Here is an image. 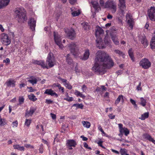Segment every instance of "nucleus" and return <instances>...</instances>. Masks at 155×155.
<instances>
[{"label": "nucleus", "instance_id": "54", "mask_svg": "<svg viewBox=\"0 0 155 155\" xmlns=\"http://www.w3.org/2000/svg\"><path fill=\"white\" fill-rule=\"evenodd\" d=\"M39 152L41 153H43V147L42 145H41L39 149Z\"/></svg>", "mask_w": 155, "mask_h": 155}, {"label": "nucleus", "instance_id": "18", "mask_svg": "<svg viewBox=\"0 0 155 155\" xmlns=\"http://www.w3.org/2000/svg\"><path fill=\"white\" fill-rule=\"evenodd\" d=\"M104 32L103 29L101 27H98L97 28L96 31L95 36L97 39L100 38V36L104 33Z\"/></svg>", "mask_w": 155, "mask_h": 155}, {"label": "nucleus", "instance_id": "28", "mask_svg": "<svg viewBox=\"0 0 155 155\" xmlns=\"http://www.w3.org/2000/svg\"><path fill=\"white\" fill-rule=\"evenodd\" d=\"M120 100H121L123 102L124 101V96L122 95H119L117 99L116 100L115 102V104L117 105L119 103Z\"/></svg>", "mask_w": 155, "mask_h": 155}, {"label": "nucleus", "instance_id": "50", "mask_svg": "<svg viewBox=\"0 0 155 155\" xmlns=\"http://www.w3.org/2000/svg\"><path fill=\"white\" fill-rule=\"evenodd\" d=\"M10 60L8 58H6V59L4 60L3 61V63H5L6 65H8L10 63Z\"/></svg>", "mask_w": 155, "mask_h": 155}, {"label": "nucleus", "instance_id": "16", "mask_svg": "<svg viewBox=\"0 0 155 155\" xmlns=\"http://www.w3.org/2000/svg\"><path fill=\"white\" fill-rule=\"evenodd\" d=\"M125 0H119V4L118 5L122 13H123L126 8Z\"/></svg>", "mask_w": 155, "mask_h": 155}, {"label": "nucleus", "instance_id": "12", "mask_svg": "<svg viewBox=\"0 0 155 155\" xmlns=\"http://www.w3.org/2000/svg\"><path fill=\"white\" fill-rule=\"evenodd\" d=\"M32 62L34 64H37L41 66L43 68H48V67L45 64V62L43 60L38 61L35 60H32Z\"/></svg>", "mask_w": 155, "mask_h": 155}, {"label": "nucleus", "instance_id": "17", "mask_svg": "<svg viewBox=\"0 0 155 155\" xmlns=\"http://www.w3.org/2000/svg\"><path fill=\"white\" fill-rule=\"evenodd\" d=\"M44 94L48 95H50L51 96H55L56 97L58 96V95L51 89H47L44 92Z\"/></svg>", "mask_w": 155, "mask_h": 155}, {"label": "nucleus", "instance_id": "25", "mask_svg": "<svg viewBox=\"0 0 155 155\" xmlns=\"http://www.w3.org/2000/svg\"><path fill=\"white\" fill-rule=\"evenodd\" d=\"M6 84L8 87H14L15 86V81L13 80H9L7 81Z\"/></svg>", "mask_w": 155, "mask_h": 155}, {"label": "nucleus", "instance_id": "48", "mask_svg": "<svg viewBox=\"0 0 155 155\" xmlns=\"http://www.w3.org/2000/svg\"><path fill=\"white\" fill-rule=\"evenodd\" d=\"M105 0H99V3L101 6H104Z\"/></svg>", "mask_w": 155, "mask_h": 155}, {"label": "nucleus", "instance_id": "61", "mask_svg": "<svg viewBox=\"0 0 155 155\" xmlns=\"http://www.w3.org/2000/svg\"><path fill=\"white\" fill-rule=\"evenodd\" d=\"M102 143V141H99L98 143V144L99 146L101 147L102 148H105V147L103 146Z\"/></svg>", "mask_w": 155, "mask_h": 155}, {"label": "nucleus", "instance_id": "10", "mask_svg": "<svg viewBox=\"0 0 155 155\" xmlns=\"http://www.w3.org/2000/svg\"><path fill=\"white\" fill-rule=\"evenodd\" d=\"M67 36L68 38L71 40L74 39L76 37V33L75 31L72 29L68 30V31H66Z\"/></svg>", "mask_w": 155, "mask_h": 155}, {"label": "nucleus", "instance_id": "7", "mask_svg": "<svg viewBox=\"0 0 155 155\" xmlns=\"http://www.w3.org/2000/svg\"><path fill=\"white\" fill-rule=\"evenodd\" d=\"M147 15L150 20L155 21V7H151L148 10Z\"/></svg>", "mask_w": 155, "mask_h": 155}, {"label": "nucleus", "instance_id": "14", "mask_svg": "<svg viewBox=\"0 0 155 155\" xmlns=\"http://www.w3.org/2000/svg\"><path fill=\"white\" fill-rule=\"evenodd\" d=\"M99 40L97 38L96 40L97 46L100 49H103L105 47L104 44L102 42L101 39L99 38Z\"/></svg>", "mask_w": 155, "mask_h": 155}, {"label": "nucleus", "instance_id": "60", "mask_svg": "<svg viewBox=\"0 0 155 155\" xmlns=\"http://www.w3.org/2000/svg\"><path fill=\"white\" fill-rule=\"evenodd\" d=\"M27 88L29 89V92H33L35 91V90H34L31 87H28Z\"/></svg>", "mask_w": 155, "mask_h": 155}, {"label": "nucleus", "instance_id": "39", "mask_svg": "<svg viewBox=\"0 0 155 155\" xmlns=\"http://www.w3.org/2000/svg\"><path fill=\"white\" fill-rule=\"evenodd\" d=\"M28 98L31 100L35 101L37 100V99L36 98L34 94H31L28 96Z\"/></svg>", "mask_w": 155, "mask_h": 155}, {"label": "nucleus", "instance_id": "21", "mask_svg": "<svg viewBox=\"0 0 155 155\" xmlns=\"http://www.w3.org/2000/svg\"><path fill=\"white\" fill-rule=\"evenodd\" d=\"M67 146L68 147H75L77 145L76 141L73 140H68L67 141Z\"/></svg>", "mask_w": 155, "mask_h": 155}, {"label": "nucleus", "instance_id": "9", "mask_svg": "<svg viewBox=\"0 0 155 155\" xmlns=\"http://www.w3.org/2000/svg\"><path fill=\"white\" fill-rule=\"evenodd\" d=\"M1 41L2 44L5 45H8L11 43L10 39L8 38V35L7 34H4L2 35Z\"/></svg>", "mask_w": 155, "mask_h": 155}, {"label": "nucleus", "instance_id": "32", "mask_svg": "<svg viewBox=\"0 0 155 155\" xmlns=\"http://www.w3.org/2000/svg\"><path fill=\"white\" fill-rule=\"evenodd\" d=\"M122 130L120 132V133H122V135L123 133H124L125 135L126 136H127L129 134V131L127 128L124 127V128H122Z\"/></svg>", "mask_w": 155, "mask_h": 155}, {"label": "nucleus", "instance_id": "33", "mask_svg": "<svg viewBox=\"0 0 155 155\" xmlns=\"http://www.w3.org/2000/svg\"><path fill=\"white\" fill-rule=\"evenodd\" d=\"M81 25L85 30H88L89 28V26L87 22H83L81 24Z\"/></svg>", "mask_w": 155, "mask_h": 155}, {"label": "nucleus", "instance_id": "19", "mask_svg": "<svg viewBox=\"0 0 155 155\" xmlns=\"http://www.w3.org/2000/svg\"><path fill=\"white\" fill-rule=\"evenodd\" d=\"M110 37L112 40L115 45H119V41L118 40L117 36L116 35L111 34Z\"/></svg>", "mask_w": 155, "mask_h": 155}, {"label": "nucleus", "instance_id": "47", "mask_svg": "<svg viewBox=\"0 0 155 155\" xmlns=\"http://www.w3.org/2000/svg\"><path fill=\"white\" fill-rule=\"evenodd\" d=\"M31 123V120L26 119L25 122V125L27 126H29Z\"/></svg>", "mask_w": 155, "mask_h": 155}, {"label": "nucleus", "instance_id": "29", "mask_svg": "<svg viewBox=\"0 0 155 155\" xmlns=\"http://www.w3.org/2000/svg\"><path fill=\"white\" fill-rule=\"evenodd\" d=\"M114 52L117 54L119 56H121L123 58H124L125 56V54L123 52L118 49H115L114 50Z\"/></svg>", "mask_w": 155, "mask_h": 155}, {"label": "nucleus", "instance_id": "2", "mask_svg": "<svg viewBox=\"0 0 155 155\" xmlns=\"http://www.w3.org/2000/svg\"><path fill=\"white\" fill-rule=\"evenodd\" d=\"M15 17L18 22H24L27 19L24 9L21 7L17 8L14 10Z\"/></svg>", "mask_w": 155, "mask_h": 155}, {"label": "nucleus", "instance_id": "30", "mask_svg": "<svg viewBox=\"0 0 155 155\" xmlns=\"http://www.w3.org/2000/svg\"><path fill=\"white\" fill-rule=\"evenodd\" d=\"M128 53L129 55L130 56L132 61H134V58L133 55V51L131 48L129 50Z\"/></svg>", "mask_w": 155, "mask_h": 155}, {"label": "nucleus", "instance_id": "51", "mask_svg": "<svg viewBox=\"0 0 155 155\" xmlns=\"http://www.w3.org/2000/svg\"><path fill=\"white\" fill-rule=\"evenodd\" d=\"M64 100H66L68 101H71L73 100V98L72 97H68L67 98H64Z\"/></svg>", "mask_w": 155, "mask_h": 155}, {"label": "nucleus", "instance_id": "6", "mask_svg": "<svg viewBox=\"0 0 155 155\" xmlns=\"http://www.w3.org/2000/svg\"><path fill=\"white\" fill-rule=\"evenodd\" d=\"M54 37L55 43L60 48L62 49L63 48V46L61 43V37L55 32H54Z\"/></svg>", "mask_w": 155, "mask_h": 155}, {"label": "nucleus", "instance_id": "20", "mask_svg": "<svg viewBox=\"0 0 155 155\" xmlns=\"http://www.w3.org/2000/svg\"><path fill=\"white\" fill-rule=\"evenodd\" d=\"M36 110V109L33 107H31L30 110L28 111H27L25 114V116L27 117H28L29 116H32Z\"/></svg>", "mask_w": 155, "mask_h": 155}, {"label": "nucleus", "instance_id": "13", "mask_svg": "<svg viewBox=\"0 0 155 155\" xmlns=\"http://www.w3.org/2000/svg\"><path fill=\"white\" fill-rule=\"evenodd\" d=\"M36 23V21L33 18H30L29 21L28 22V24L30 26L31 29L33 31H34L35 30Z\"/></svg>", "mask_w": 155, "mask_h": 155}, {"label": "nucleus", "instance_id": "8", "mask_svg": "<svg viewBox=\"0 0 155 155\" xmlns=\"http://www.w3.org/2000/svg\"><path fill=\"white\" fill-rule=\"evenodd\" d=\"M140 65L144 69L148 68L150 67L151 63L149 60L146 58L143 59L140 62Z\"/></svg>", "mask_w": 155, "mask_h": 155}, {"label": "nucleus", "instance_id": "53", "mask_svg": "<svg viewBox=\"0 0 155 155\" xmlns=\"http://www.w3.org/2000/svg\"><path fill=\"white\" fill-rule=\"evenodd\" d=\"M12 124L13 125V127H17L18 125V122L17 121L15 120V121L13 122L12 123Z\"/></svg>", "mask_w": 155, "mask_h": 155}, {"label": "nucleus", "instance_id": "27", "mask_svg": "<svg viewBox=\"0 0 155 155\" xmlns=\"http://www.w3.org/2000/svg\"><path fill=\"white\" fill-rule=\"evenodd\" d=\"M150 45L151 48L152 50L155 49V35L152 37Z\"/></svg>", "mask_w": 155, "mask_h": 155}, {"label": "nucleus", "instance_id": "59", "mask_svg": "<svg viewBox=\"0 0 155 155\" xmlns=\"http://www.w3.org/2000/svg\"><path fill=\"white\" fill-rule=\"evenodd\" d=\"M65 87L69 89H71L72 88V86L71 85H70L69 83L68 84V85H67Z\"/></svg>", "mask_w": 155, "mask_h": 155}, {"label": "nucleus", "instance_id": "43", "mask_svg": "<svg viewBox=\"0 0 155 155\" xmlns=\"http://www.w3.org/2000/svg\"><path fill=\"white\" fill-rule=\"evenodd\" d=\"M28 81L31 83L32 84L34 85L37 83V80L35 78H31V80H28Z\"/></svg>", "mask_w": 155, "mask_h": 155}, {"label": "nucleus", "instance_id": "34", "mask_svg": "<svg viewBox=\"0 0 155 155\" xmlns=\"http://www.w3.org/2000/svg\"><path fill=\"white\" fill-rule=\"evenodd\" d=\"M74 94L77 96H79L83 99L85 97V96L83 94L81 93L76 90L75 91Z\"/></svg>", "mask_w": 155, "mask_h": 155}, {"label": "nucleus", "instance_id": "35", "mask_svg": "<svg viewBox=\"0 0 155 155\" xmlns=\"http://www.w3.org/2000/svg\"><path fill=\"white\" fill-rule=\"evenodd\" d=\"M82 123L83 126L87 128H89L91 126L90 123L88 121H83L82 122Z\"/></svg>", "mask_w": 155, "mask_h": 155}, {"label": "nucleus", "instance_id": "23", "mask_svg": "<svg viewBox=\"0 0 155 155\" xmlns=\"http://www.w3.org/2000/svg\"><path fill=\"white\" fill-rule=\"evenodd\" d=\"M10 0H0V9L7 6L9 4Z\"/></svg>", "mask_w": 155, "mask_h": 155}, {"label": "nucleus", "instance_id": "36", "mask_svg": "<svg viewBox=\"0 0 155 155\" xmlns=\"http://www.w3.org/2000/svg\"><path fill=\"white\" fill-rule=\"evenodd\" d=\"M149 114L148 112H146L142 114L141 117H140L139 118L142 120H144L146 118H147L148 117Z\"/></svg>", "mask_w": 155, "mask_h": 155}, {"label": "nucleus", "instance_id": "24", "mask_svg": "<svg viewBox=\"0 0 155 155\" xmlns=\"http://www.w3.org/2000/svg\"><path fill=\"white\" fill-rule=\"evenodd\" d=\"M89 55L90 52L89 50H87L84 53L83 57H81V58L83 60H86L88 59Z\"/></svg>", "mask_w": 155, "mask_h": 155}, {"label": "nucleus", "instance_id": "44", "mask_svg": "<svg viewBox=\"0 0 155 155\" xmlns=\"http://www.w3.org/2000/svg\"><path fill=\"white\" fill-rule=\"evenodd\" d=\"M18 101L19 104H23L24 101V98L23 96H19L18 98Z\"/></svg>", "mask_w": 155, "mask_h": 155}, {"label": "nucleus", "instance_id": "40", "mask_svg": "<svg viewBox=\"0 0 155 155\" xmlns=\"http://www.w3.org/2000/svg\"><path fill=\"white\" fill-rule=\"evenodd\" d=\"M140 104L143 107H144L146 105V100L143 97L140 98Z\"/></svg>", "mask_w": 155, "mask_h": 155}, {"label": "nucleus", "instance_id": "26", "mask_svg": "<svg viewBox=\"0 0 155 155\" xmlns=\"http://www.w3.org/2000/svg\"><path fill=\"white\" fill-rule=\"evenodd\" d=\"M145 138L149 140L150 141L152 142L154 144H155V140L151 136L148 134H146L144 135Z\"/></svg>", "mask_w": 155, "mask_h": 155}, {"label": "nucleus", "instance_id": "49", "mask_svg": "<svg viewBox=\"0 0 155 155\" xmlns=\"http://www.w3.org/2000/svg\"><path fill=\"white\" fill-rule=\"evenodd\" d=\"M81 89L83 92H86L87 90V87L86 85L84 84L82 86Z\"/></svg>", "mask_w": 155, "mask_h": 155}, {"label": "nucleus", "instance_id": "15", "mask_svg": "<svg viewBox=\"0 0 155 155\" xmlns=\"http://www.w3.org/2000/svg\"><path fill=\"white\" fill-rule=\"evenodd\" d=\"M140 41L144 48H146L148 45V43L145 35L140 37Z\"/></svg>", "mask_w": 155, "mask_h": 155}, {"label": "nucleus", "instance_id": "5", "mask_svg": "<svg viewBox=\"0 0 155 155\" xmlns=\"http://www.w3.org/2000/svg\"><path fill=\"white\" fill-rule=\"evenodd\" d=\"M52 55V53H50L48 55L46 61V65H48L50 68L53 67L55 64V59Z\"/></svg>", "mask_w": 155, "mask_h": 155}, {"label": "nucleus", "instance_id": "42", "mask_svg": "<svg viewBox=\"0 0 155 155\" xmlns=\"http://www.w3.org/2000/svg\"><path fill=\"white\" fill-rule=\"evenodd\" d=\"M120 153L121 155H129L127 153V150L125 149H121L120 151Z\"/></svg>", "mask_w": 155, "mask_h": 155}, {"label": "nucleus", "instance_id": "64", "mask_svg": "<svg viewBox=\"0 0 155 155\" xmlns=\"http://www.w3.org/2000/svg\"><path fill=\"white\" fill-rule=\"evenodd\" d=\"M108 117L110 119H113L115 118V115H112V114H110L108 115Z\"/></svg>", "mask_w": 155, "mask_h": 155}, {"label": "nucleus", "instance_id": "41", "mask_svg": "<svg viewBox=\"0 0 155 155\" xmlns=\"http://www.w3.org/2000/svg\"><path fill=\"white\" fill-rule=\"evenodd\" d=\"M72 107H76L77 109L81 108L82 109L83 108V105L82 104H74Z\"/></svg>", "mask_w": 155, "mask_h": 155}, {"label": "nucleus", "instance_id": "37", "mask_svg": "<svg viewBox=\"0 0 155 155\" xmlns=\"http://www.w3.org/2000/svg\"><path fill=\"white\" fill-rule=\"evenodd\" d=\"M66 60L68 63L70 64H71L73 62L72 59L70 57V54H69L67 55Z\"/></svg>", "mask_w": 155, "mask_h": 155}, {"label": "nucleus", "instance_id": "11", "mask_svg": "<svg viewBox=\"0 0 155 155\" xmlns=\"http://www.w3.org/2000/svg\"><path fill=\"white\" fill-rule=\"evenodd\" d=\"M126 18L129 27L131 29H132L134 22L132 17L129 14H127L126 16Z\"/></svg>", "mask_w": 155, "mask_h": 155}, {"label": "nucleus", "instance_id": "46", "mask_svg": "<svg viewBox=\"0 0 155 155\" xmlns=\"http://www.w3.org/2000/svg\"><path fill=\"white\" fill-rule=\"evenodd\" d=\"M104 42L105 44H108L111 43V41L110 39L108 38L107 37H106L104 39Z\"/></svg>", "mask_w": 155, "mask_h": 155}, {"label": "nucleus", "instance_id": "45", "mask_svg": "<svg viewBox=\"0 0 155 155\" xmlns=\"http://www.w3.org/2000/svg\"><path fill=\"white\" fill-rule=\"evenodd\" d=\"M71 14L73 16H77L80 14V12L79 11H74L72 12Z\"/></svg>", "mask_w": 155, "mask_h": 155}, {"label": "nucleus", "instance_id": "63", "mask_svg": "<svg viewBox=\"0 0 155 155\" xmlns=\"http://www.w3.org/2000/svg\"><path fill=\"white\" fill-rule=\"evenodd\" d=\"M58 78L60 80H61L63 83L66 82V81H67V80L66 79H62V78L60 77H58Z\"/></svg>", "mask_w": 155, "mask_h": 155}, {"label": "nucleus", "instance_id": "55", "mask_svg": "<svg viewBox=\"0 0 155 155\" xmlns=\"http://www.w3.org/2000/svg\"><path fill=\"white\" fill-rule=\"evenodd\" d=\"M25 146L27 148H34V147L32 146L30 144H25Z\"/></svg>", "mask_w": 155, "mask_h": 155}, {"label": "nucleus", "instance_id": "4", "mask_svg": "<svg viewBox=\"0 0 155 155\" xmlns=\"http://www.w3.org/2000/svg\"><path fill=\"white\" fill-rule=\"evenodd\" d=\"M105 8H109L112 10L113 13H115L116 11V4L113 0H108L105 3Z\"/></svg>", "mask_w": 155, "mask_h": 155}, {"label": "nucleus", "instance_id": "22", "mask_svg": "<svg viewBox=\"0 0 155 155\" xmlns=\"http://www.w3.org/2000/svg\"><path fill=\"white\" fill-rule=\"evenodd\" d=\"M91 3L93 7L95 9V11L98 12L99 10H101V8L97 2L95 1H91Z\"/></svg>", "mask_w": 155, "mask_h": 155}, {"label": "nucleus", "instance_id": "31", "mask_svg": "<svg viewBox=\"0 0 155 155\" xmlns=\"http://www.w3.org/2000/svg\"><path fill=\"white\" fill-rule=\"evenodd\" d=\"M7 123L5 119L2 118L0 116V126H3L7 124Z\"/></svg>", "mask_w": 155, "mask_h": 155}, {"label": "nucleus", "instance_id": "3", "mask_svg": "<svg viewBox=\"0 0 155 155\" xmlns=\"http://www.w3.org/2000/svg\"><path fill=\"white\" fill-rule=\"evenodd\" d=\"M68 47L71 52L75 56L78 54L79 48L78 45L74 42L69 44Z\"/></svg>", "mask_w": 155, "mask_h": 155}, {"label": "nucleus", "instance_id": "52", "mask_svg": "<svg viewBox=\"0 0 155 155\" xmlns=\"http://www.w3.org/2000/svg\"><path fill=\"white\" fill-rule=\"evenodd\" d=\"M141 82H140L139 83L138 85L137 86V91H141V90L142 88L141 87Z\"/></svg>", "mask_w": 155, "mask_h": 155}, {"label": "nucleus", "instance_id": "58", "mask_svg": "<svg viewBox=\"0 0 155 155\" xmlns=\"http://www.w3.org/2000/svg\"><path fill=\"white\" fill-rule=\"evenodd\" d=\"M118 125L120 129V132L122 130V128H124V127H123V125L121 124H119Z\"/></svg>", "mask_w": 155, "mask_h": 155}, {"label": "nucleus", "instance_id": "56", "mask_svg": "<svg viewBox=\"0 0 155 155\" xmlns=\"http://www.w3.org/2000/svg\"><path fill=\"white\" fill-rule=\"evenodd\" d=\"M53 101L50 99H46L45 103L48 104H51L53 103Z\"/></svg>", "mask_w": 155, "mask_h": 155}, {"label": "nucleus", "instance_id": "62", "mask_svg": "<svg viewBox=\"0 0 155 155\" xmlns=\"http://www.w3.org/2000/svg\"><path fill=\"white\" fill-rule=\"evenodd\" d=\"M51 117L52 119L53 120L55 119H56V115L53 114L52 113H51L50 114Z\"/></svg>", "mask_w": 155, "mask_h": 155}, {"label": "nucleus", "instance_id": "1", "mask_svg": "<svg viewBox=\"0 0 155 155\" xmlns=\"http://www.w3.org/2000/svg\"><path fill=\"white\" fill-rule=\"evenodd\" d=\"M95 61L92 69L95 72H102L105 69L110 68L114 65V62L109 55L101 51L97 52Z\"/></svg>", "mask_w": 155, "mask_h": 155}, {"label": "nucleus", "instance_id": "38", "mask_svg": "<svg viewBox=\"0 0 155 155\" xmlns=\"http://www.w3.org/2000/svg\"><path fill=\"white\" fill-rule=\"evenodd\" d=\"M13 147L15 149H17L21 151H24V147L20 146L19 145H14Z\"/></svg>", "mask_w": 155, "mask_h": 155}, {"label": "nucleus", "instance_id": "57", "mask_svg": "<svg viewBox=\"0 0 155 155\" xmlns=\"http://www.w3.org/2000/svg\"><path fill=\"white\" fill-rule=\"evenodd\" d=\"M84 147H86V148L88 149H89L90 150L91 149V148L90 147H88V145L87 144V143H84Z\"/></svg>", "mask_w": 155, "mask_h": 155}]
</instances>
